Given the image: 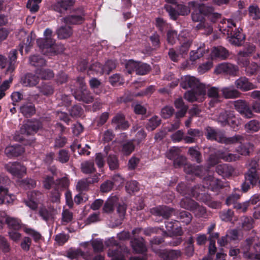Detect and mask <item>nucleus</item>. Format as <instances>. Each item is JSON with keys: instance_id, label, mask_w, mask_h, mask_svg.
I'll list each match as a JSON object with an SVG mask.
<instances>
[{"instance_id": "dca6fc26", "label": "nucleus", "mask_w": 260, "mask_h": 260, "mask_svg": "<svg viewBox=\"0 0 260 260\" xmlns=\"http://www.w3.org/2000/svg\"><path fill=\"white\" fill-rule=\"evenodd\" d=\"M155 253L164 260H177L181 255L179 250H158Z\"/></svg>"}, {"instance_id": "4be33fe9", "label": "nucleus", "mask_w": 260, "mask_h": 260, "mask_svg": "<svg viewBox=\"0 0 260 260\" xmlns=\"http://www.w3.org/2000/svg\"><path fill=\"white\" fill-rule=\"evenodd\" d=\"M167 41L168 43L173 45L176 43L177 40L181 42H183L182 38H186L189 37V32L187 30H183L181 33L178 36L176 31L174 30H170L167 32Z\"/></svg>"}, {"instance_id": "9b49d317", "label": "nucleus", "mask_w": 260, "mask_h": 260, "mask_svg": "<svg viewBox=\"0 0 260 260\" xmlns=\"http://www.w3.org/2000/svg\"><path fill=\"white\" fill-rule=\"evenodd\" d=\"M237 63L244 68L245 74L248 76L255 75L260 71V64L253 61L250 62L249 59H240L237 60Z\"/></svg>"}, {"instance_id": "338daca9", "label": "nucleus", "mask_w": 260, "mask_h": 260, "mask_svg": "<svg viewBox=\"0 0 260 260\" xmlns=\"http://www.w3.org/2000/svg\"><path fill=\"white\" fill-rule=\"evenodd\" d=\"M116 199L114 198L109 199L105 204L103 210L104 212L110 213L113 211L114 205Z\"/></svg>"}, {"instance_id": "7ed1b4c3", "label": "nucleus", "mask_w": 260, "mask_h": 260, "mask_svg": "<svg viewBox=\"0 0 260 260\" xmlns=\"http://www.w3.org/2000/svg\"><path fill=\"white\" fill-rule=\"evenodd\" d=\"M43 195L40 193L38 199L34 200V210H37L38 214L45 221L52 219L56 215V210L52 206L47 207L43 205L41 201L43 200Z\"/></svg>"}, {"instance_id": "37998d69", "label": "nucleus", "mask_w": 260, "mask_h": 260, "mask_svg": "<svg viewBox=\"0 0 260 260\" xmlns=\"http://www.w3.org/2000/svg\"><path fill=\"white\" fill-rule=\"evenodd\" d=\"M89 243V245L86 250L89 251V249L90 248V246H92L93 250L95 252H101L104 250V243L103 240L100 239H95L92 240ZM90 252H91L90 251Z\"/></svg>"}, {"instance_id": "473e14b6", "label": "nucleus", "mask_w": 260, "mask_h": 260, "mask_svg": "<svg viewBox=\"0 0 260 260\" xmlns=\"http://www.w3.org/2000/svg\"><path fill=\"white\" fill-rule=\"evenodd\" d=\"M222 95L226 99H236L240 95V92L233 86L223 87L220 89Z\"/></svg>"}, {"instance_id": "412c9836", "label": "nucleus", "mask_w": 260, "mask_h": 260, "mask_svg": "<svg viewBox=\"0 0 260 260\" xmlns=\"http://www.w3.org/2000/svg\"><path fill=\"white\" fill-rule=\"evenodd\" d=\"M206 93V90L204 88L199 89H193L186 92L184 94V98L189 102H193L196 101H202V98Z\"/></svg>"}, {"instance_id": "1a4fd4ad", "label": "nucleus", "mask_w": 260, "mask_h": 260, "mask_svg": "<svg viewBox=\"0 0 260 260\" xmlns=\"http://www.w3.org/2000/svg\"><path fill=\"white\" fill-rule=\"evenodd\" d=\"M80 245L84 248V251L81 250L80 249H71L67 252V256L71 259L77 258L79 256H81L85 260H91L92 252L86 250V248L89 245V243L84 242Z\"/></svg>"}, {"instance_id": "e2e57ef3", "label": "nucleus", "mask_w": 260, "mask_h": 260, "mask_svg": "<svg viewBox=\"0 0 260 260\" xmlns=\"http://www.w3.org/2000/svg\"><path fill=\"white\" fill-rule=\"evenodd\" d=\"M125 188L127 192L129 193H132L139 190V187L138 183L135 180L127 182L125 185Z\"/></svg>"}, {"instance_id": "a18cd8bd", "label": "nucleus", "mask_w": 260, "mask_h": 260, "mask_svg": "<svg viewBox=\"0 0 260 260\" xmlns=\"http://www.w3.org/2000/svg\"><path fill=\"white\" fill-rule=\"evenodd\" d=\"M196 202L186 196L185 198L181 200L180 206L182 208L192 211L193 208L196 207Z\"/></svg>"}, {"instance_id": "9d476101", "label": "nucleus", "mask_w": 260, "mask_h": 260, "mask_svg": "<svg viewBox=\"0 0 260 260\" xmlns=\"http://www.w3.org/2000/svg\"><path fill=\"white\" fill-rule=\"evenodd\" d=\"M235 109L244 117L250 119L254 117L252 110L248 102L244 100H238L233 102Z\"/></svg>"}, {"instance_id": "09e8293b", "label": "nucleus", "mask_w": 260, "mask_h": 260, "mask_svg": "<svg viewBox=\"0 0 260 260\" xmlns=\"http://www.w3.org/2000/svg\"><path fill=\"white\" fill-rule=\"evenodd\" d=\"M11 181L9 177L6 175H0V191L6 194L9 192L8 186L10 184Z\"/></svg>"}, {"instance_id": "4c0bfd02", "label": "nucleus", "mask_w": 260, "mask_h": 260, "mask_svg": "<svg viewBox=\"0 0 260 260\" xmlns=\"http://www.w3.org/2000/svg\"><path fill=\"white\" fill-rule=\"evenodd\" d=\"M56 34L59 39H66L72 36L73 30L72 27L70 26H61L56 30Z\"/></svg>"}, {"instance_id": "c03bdc74", "label": "nucleus", "mask_w": 260, "mask_h": 260, "mask_svg": "<svg viewBox=\"0 0 260 260\" xmlns=\"http://www.w3.org/2000/svg\"><path fill=\"white\" fill-rule=\"evenodd\" d=\"M219 157L225 161L231 162L236 161L240 158V156L237 154L226 153L222 151H218Z\"/></svg>"}, {"instance_id": "8fccbe9b", "label": "nucleus", "mask_w": 260, "mask_h": 260, "mask_svg": "<svg viewBox=\"0 0 260 260\" xmlns=\"http://www.w3.org/2000/svg\"><path fill=\"white\" fill-rule=\"evenodd\" d=\"M17 51L15 49L12 50L9 54V66L6 70L7 73H12L15 70V62L17 59Z\"/></svg>"}, {"instance_id": "b1692460", "label": "nucleus", "mask_w": 260, "mask_h": 260, "mask_svg": "<svg viewBox=\"0 0 260 260\" xmlns=\"http://www.w3.org/2000/svg\"><path fill=\"white\" fill-rule=\"evenodd\" d=\"M235 86L239 89L246 91L253 89L256 86L250 82L248 79L245 77H241L235 82Z\"/></svg>"}, {"instance_id": "39448f33", "label": "nucleus", "mask_w": 260, "mask_h": 260, "mask_svg": "<svg viewBox=\"0 0 260 260\" xmlns=\"http://www.w3.org/2000/svg\"><path fill=\"white\" fill-rule=\"evenodd\" d=\"M46 64L45 60L40 56H34V67L36 68L35 76L38 78L50 79L54 77L53 72L49 70H44L42 68Z\"/></svg>"}, {"instance_id": "13d9d810", "label": "nucleus", "mask_w": 260, "mask_h": 260, "mask_svg": "<svg viewBox=\"0 0 260 260\" xmlns=\"http://www.w3.org/2000/svg\"><path fill=\"white\" fill-rule=\"evenodd\" d=\"M160 123V119L158 116H154L151 117L147 124V128L149 131H153Z\"/></svg>"}, {"instance_id": "69168bd1", "label": "nucleus", "mask_w": 260, "mask_h": 260, "mask_svg": "<svg viewBox=\"0 0 260 260\" xmlns=\"http://www.w3.org/2000/svg\"><path fill=\"white\" fill-rule=\"evenodd\" d=\"M180 153V149L176 147L171 148L167 152L166 156L170 159L174 160L177 158Z\"/></svg>"}, {"instance_id": "de8ad7c7", "label": "nucleus", "mask_w": 260, "mask_h": 260, "mask_svg": "<svg viewBox=\"0 0 260 260\" xmlns=\"http://www.w3.org/2000/svg\"><path fill=\"white\" fill-rule=\"evenodd\" d=\"M88 73L90 74H100L102 75L104 73V69L103 66L100 63L96 62L92 63L89 68Z\"/></svg>"}, {"instance_id": "aec40b11", "label": "nucleus", "mask_w": 260, "mask_h": 260, "mask_svg": "<svg viewBox=\"0 0 260 260\" xmlns=\"http://www.w3.org/2000/svg\"><path fill=\"white\" fill-rule=\"evenodd\" d=\"M75 0H58L52 6L53 9L60 13H64L75 4Z\"/></svg>"}, {"instance_id": "bb28decb", "label": "nucleus", "mask_w": 260, "mask_h": 260, "mask_svg": "<svg viewBox=\"0 0 260 260\" xmlns=\"http://www.w3.org/2000/svg\"><path fill=\"white\" fill-rule=\"evenodd\" d=\"M256 49V46L253 44H249L246 45L243 50L238 52L237 59H249L248 57L255 52Z\"/></svg>"}, {"instance_id": "f3484780", "label": "nucleus", "mask_w": 260, "mask_h": 260, "mask_svg": "<svg viewBox=\"0 0 260 260\" xmlns=\"http://www.w3.org/2000/svg\"><path fill=\"white\" fill-rule=\"evenodd\" d=\"M238 71V67L229 63H222L216 68L215 72L217 74H226L235 75Z\"/></svg>"}, {"instance_id": "f257e3e1", "label": "nucleus", "mask_w": 260, "mask_h": 260, "mask_svg": "<svg viewBox=\"0 0 260 260\" xmlns=\"http://www.w3.org/2000/svg\"><path fill=\"white\" fill-rule=\"evenodd\" d=\"M52 34L51 29L46 28L44 32V38L37 40V45L44 54L59 53L63 51L62 45L55 44V40L52 38Z\"/></svg>"}, {"instance_id": "f03ea898", "label": "nucleus", "mask_w": 260, "mask_h": 260, "mask_svg": "<svg viewBox=\"0 0 260 260\" xmlns=\"http://www.w3.org/2000/svg\"><path fill=\"white\" fill-rule=\"evenodd\" d=\"M106 246L109 247L108 255L111 260H125V256L129 250L124 245H119L113 238H111L105 242ZM129 260H146L144 257H133Z\"/></svg>"}, {"instance_id": "6ab92c4d", "label": "nucleus", "mask_w": 260, "mask_h": 260, "mask_svg": "<svg viewBox=\"0 0 260 260\" xmlns=\"http://www.w3.org/2000/svg\"><path fill=\"white\" fill-rule=\"evenodd\" d=\"M177 221H167L165 223L166 232L165 233L168 236H181L183 234L182 228L177 224Z\"/></svg>"}, {"instance_id": "20e7f679", "label": "nucleus", "mask_w": 260, "mask_h": 260, "mask_svg": "<svg viewBox=\"0 0 260 260\" xmlns=\"http://www.w3.org/2000/svg\"><path fill=\"white\" fill-rule=\"evenodd\" d=\"M185 157L179 155L174 159V165L177 168L184 165V170L187 174H191L197 176H203L207 171L203 166H194L189 164H185Z\"/></svg>"}, {"instance_id": "774afa93", "label": "nucleus", "mask_w": 260, "mask_h": 260, "mask_svg": "<svg viewBox=\"0 0 260 260\" xmlns=\"http://www.w3.org/2000/svg\"><path fill=\"white\" fill-rule=\"evenodd\" d=\"M150 70V68L148 64L139 62L137 69L136 74L140 75H144L148 73Z\"/></svg>"}, {"instance_id": "a878e982", "label": "nucleus", "mask_w": 260, "mask_h": 260, "mask_svg": "<svg viewBox=\"0 0 260 260\" xmlns=\"http://www.w3.org/2000/svg\"><path fill=\"white\" fill-rule=\"evenodd\" d=\"M220 90L217 87H209L207 90L208 96L211 99L210 102V105L213 106L215 103H219L221 101V96L219 93Z\"/></svg>"}, {"instance_id": "a211bd4d", "label": "nucleus", "mask_w": 260, "mask_h": 260, "mask_svg": "<svg viewBox=\"0 0 260 260\" xmlns=\"http://www.w3.org/2000/svg\"><path fill=\"white\" fill-rule=\"evenodd\" d=\"M203 187L210 189L215 191L221 188L222 184L221 181L212 176H208L203 179Z\"/></svg>"}, {"instance_id": "bf43d9fd", "label": "nucleus", "mask_w": 260, "mask_h": 260, "mask_svg": "<svg viewBox=\"0 0 260 260\" xmlns=\"http://www.w3.org/2000/svg\"><path fill=\"white\" fill-rule=\"evenodd\" d=\"M239 124L240 122L238 119L235 117L234 112L233 111H229V119L227 125H229L232 127L235 128L238 127Z\"/></svg>"}, {"instance_id": "052dcab7", "label": "nucleus", "mask_w": 260, "mask_h": 260, "mask_svg": "<svg viewBox=\"0 0 260 260\" xmlns=\"http://www.w3.org/2000/svg\"><path fill=\"white\" fill-rule=\"evenodd\" d=\"M61 215V223L62 224H66L70 222L73 219V213L68 209L63 210Z\"/></svg>"}, {"instance_id": "0e129e2a", "label": "nucleus", "mask_w": 260, "mask_h": 260, "mask_svg": "<svg viewBox=\"0 0 260 260\" xmlns=\"http://www.w3.org/2000/svg\"><path fill=\"white\" fill-rule=\"evenodd\" d=\"M191 214L185 211H182L180 212L178 218L181 221V222L184 223L186 224H189L192 220Z\"/></svg>"}, {"instance_id": "6e6552de", "label": "nucleus", "mask_w": 260, "mask_h": 260, "mask_svg": "<svg viewBox=\"0 0 260 260\" xmlns=\"http://www.w3.org/2000/svg\"><path fill=\"white\" fill-rule=\"evenodd\" d=\"M5 169L14 177L22 178L26 173V168L20 162H10L4 165Z\"/></svg>"}, {"instance_id": "cd10ccee", "label": "nucleus", "mask_w": 260, "mask_h": 260, "mask_svg": "<svg viewBox=\"0 0 260 260\" xmlns=\"http://www.w3.org/2000/svg\"><path fill=\"white\" fill-rule=\"evenodd\" d=\"M131 246L136 253H143L147 251V247L143 238H135L131 241Z\"/></svg>"}, {"instance_id": "c9c22d12", "label": "nucleus", "mask_w": 260, "mask_h": 260, "mask_svg": "<svg viewBox=\"0 0 260 260\" xmlns=\"http://www.w3.org/2000/svg\"><path fill=\"white\" fill-rule=\"evenodd\" d=\"M174 105L176 108L179 110L176 113V117L177 118L184 117L187 112L188 107L184 105L182 98L176 99L174 102Z\"/></svg>"}, {"instance_id": "4d7b16f0", "label": "nucleus", "mask_w": 260, "mask_h": 260, "mask_svg": "<svg viewBox=\"0 0 260 260\" xmlns=\"http://www.w3.org/2000/svg\"><path fill=\"white\" fill-rule=\"evenodd\" d=\"M248 12L249 16L253 20L260 19V9L256 5H252L249 7Z\"/></svg>"}, {"instance_id": "72a5a7b5", "label": "nucleus", "mask_w": 260, "mask_h": 260, "mask_svg": "<svg viewBox=\"0 0 260 260\" xmlns=\"http://www.w3.org/2000/svg\"><path fill=\"white\" fill-rule=\"evenodd\" d=\"M61 20L67 24H80L85 20L84 14L70 15L62 18Z\"/></svg>"}, {"instance_id": "58836bf2", "label": "nucleus", "mask_w": 260, "mask_h": 260, "mask_svg": "<svg viewBox=\"0 0 260 260\" xmlns=\"http://www.w3.org/2000/svg\"><path fill=\"white\" fill-rule=\"evenodd\" d=\"M206 137L207 139L212 140L216 141L219 142L221 141V138L222 135V133L219 131H216L215 129L211 127H207L206 129Z\"/></svg>"}, {"instance_id": "6e6d98bb", "label": "nucleus", "mask_w": 260, "mask_h": 260, "mask_svg": "<svg viewBox=\"0 0 260 260\" xmlns=\"http://www.w3.org/2000/svg\"><path fill=\"white\" fill-rule=\"evenodd\" d=\"M196 189L197 187L191 190L189 189L184 183H180L177 187L178 192L183 196L188 195L189 197H192V192H194Z\"/></svg>"}, {"instance_id": "c85d7f7f", "label": "nucleus", "mask_w": 260, "mask_h": 260, "mask_svg": "<svg viewBox=\"0 0 260 260\" xmlns=\"http://www.w3.org/2000/svg\"><path fill=\"white\" fill-rule=\"evenodd\" d=\"M112 122L116 128L125 129L129 127L128 123L125 120L124 116L121 113L117 114L112 119Z\"/></svg>"}, {"instance_id": "4468645a", "label": "nucleus", "mask_w": 260, "mask_h": 260, "mask_svg": "<svg viewBox=\"0 0 260 260\" xmlns=\"http://www.w3.org/2000/svg\"><path fill=\"white\" fill-rule=\"evenodd\" d=\"M81 84L82 85L81 89L76 90L74 93L75 98L79 101H83L86 103L92 102L93 100V97L90 92L84 87L85 83H83V81H81Z\"/></svg>"}, {"instance_id": "2f4dec72", "label": "nucleus", "mask_w": 260, "mask_h": 260, "mask_svg": "<svg viewBox=\"0 0 260 260\" xmlns=\"http://www.w3.org/2000/svg\"><path fill=\"white\" fill-rule=\"evenodd\" d=\"M229 55V51L225 48L221 46L214 47L211 53L212 59L219 58L220 59H225Z\"/></svg>"}, {"instance_id": "ddd939ff", "label": "nucleus", "mask_w": 260, "mask_h": 260, "mask_svg": "<svg viewBox=\"0 0 260 260\" xmlns=\"http://www.w3.org/2000/svg\"><path fill=\"white\" fill-rule=\"evenodd\" d=\"M150 212L152 214L162 216L164 218H168L176 213L175 209L166 206H159L153 208L151 209Z\"/></svg>"}, {"instance_id": "5fc2aeb1", "label": "nucleus", "mask_w": 260, "mask_h": 260, "mask_svg": "<svg viewBox=\"0 0 260 260\" xmlns=\"http://www.w3.org/2000/svg\"><path fill=\"white\" fill-rule=\"evenodd\" d=\"M107 161L110 170H116L119 168L118 159L115 155L109 154L107 157Z\"/></svg>"}, {"instance_id": "f8f14e48", "label": "nucleus", "mask_w": 260, "mask_h": 260, "mask_svg": "<svg viewBox=\"0 0 260 260\" xmlns=\"http://www.w3.org/2000/svg\"><path fill=\"white\" fill-rule=\"evenodd\" d=\"M259 179L258 172L247 170L245 174V182L243 183L242 187L244 191H246L250 185L256 184Z\"/></svg>"}, {"instance_id": "680f3d73", "label": "nucleus", "mask_w": 260, "mask_h": 260, "mask_svg": "<svg viewBox=\"0 0 260 260\" xmlns=\"http://www.w3.org/2000/svg\"><path fill=\"white\" fill-rule=\"evenodd\" d=\"M229 111H222L221 112L217 118V121L222 126H225L228 123Z\"/></svg>"}, {"instance_id": "3c124183", "label": "nucleus", "mask_w": 260, "mask_h": 260, "mask_svg": "<svg viewBox=\"0 0 260 260\" xmlns=\"http://www.w3.org/2000/svg\"><path fill=\"white\" fill-rule=\"evenodd\" d=\"M82 172L85 174L92 173L95 171L94 163L92 161H85L81 164Z\"/></svg>"}, {"instance_id": "423d86ee", "label": "nucleus", "mask_w": 260, "mask_h": 260, "mask_svg": "<svg viewBox=\"0 0 260 260\" xmlns=\"http://www.w3.org/2000/svg\"><path fill=\"white\" fill-rule=\"evenodd\" d=\"M188 6L192 10L191 19L194 22H202L204 16L208 14L207 7L204 4L192 1L188 3Z\"/></svg>"}, {"instance_id": "ea45409f", "label": "nucleus", "mask_w": 260, "mask_h": 260, "mask_svg": "<svg viewBox=\"0 0 260 260\" xmlns=\"http://www.w3.org/2000/svg\"><path fill=\"white\" fill-rule=\"evenodd\" d=\"M243 138L240 135H235L231 137H226L223 134H222L221 138V141L219 143H223L226 145L235 144L238 143H241L243 140Z\"/></svg>"}, {"instance_id": "c756f323", "label": "nucleus", "mask_w": 260, "mask_h": 260, "mask_svg": "<svg viewBox=\"0 0 260 260\" xmlns=\"http://www.w3.org/2000/svg\"><path fill=\"white\" fill-rule=\"evenodd\" d=\"M208 51V50L206 48L205 44L201 43L200 46L198 47L197 50L190 51L189 60L192 62H194L197 59L202 57Z\"/></svg>"}, {"instance_id": "e433bc0d", "label": "nucleus", "mask_w": 260, "mask_h": 260, "mask_svg": "<svg viewBox=\"0 0 260 260\" xmlns=\"http://www.w3.org/2000/svg\"><path fill=\"white\" fill-rule=\"evenodd\" d=\"M32 97L29 96L27 101L20 107L21 112L26 117H30L32 112Z\"/></svg>"}, {"instance_id": "393cba45", "label": "nucleus", "mask_w": 260, "mask_h": 260, "mask_svg": "<svg viewBox=\"0 0 260 260\" xmlns=\"http://www.w3.org/2000/svg\"><path fill=\"white\" fill-rule=\"evenodd\" d=\"M242 29L237 27L233 29H228V34L231 36L230 41L236 45H239L241 42L244 39V36L241 32Z\"/></svg>"}, {"instance_id": "79ce46f5", "label": "nucleus", "mask_w": 260, "mask_h": 260, "mask_svg": "<svg viewBox=\"0 0 260 260\" xmlns=\"http://www.w3.org/2000/svg\"><path fill=\"white\" fill-rule=\"evenodd\" d=\"M188 153L192 159L195 160L198 163H201L202 161V154L198 146L189 147Z\"/></svg>"}, {"instance_id": "a19ab883", "label": "nucleus", "mask_w": 260, "mask_h": 260, "mask_svg": "<svg viewBox=\"0 0 260 260\" xmlns=\"http://www.w3.org/2000/svg\"><path fill=\"white\" fill-rule=\"evenodd\" d=\"M20 132L23 136V139L31 136L32 133V122L30 120L25 121L21 127Z\"/></svg>"}, {"instance_id": "864d4df0", "label": "nucleus", "mask_w": 260, "mask_h": 260, "mask_svg": "<svg viewBox=\"0 0 260 260\" xmlns=\"http://www.w3.org/2000/svg\"><path fill=\"white\" fill-rule=\"evenodd\" d=\"M185 40H183L184 41L182 43L180 47L178 49L179 53L180 55L183 56L184 54H186L192 43V41L190 38V35H189V37H187L185 38Z\"/></svg>"}, {"instance_id": "2eb2a0df", "label": "nucleus", "mask_w": 260, "mask_h": 260, "mask_svg": "<svg viewBox=\"0 0 260 260\" xmlns=\"http://www.w3.org/2000/svg\"><path fill=\"white\" fill-rule=\"evenodd\" d=\"M180 85L184 89H186L188 87L193 89L204 88V86L200 83L198 79L193 76H185L182 77Z\"/></svg>"}, {"instance_id": "49530a36", "label": "nucleus", "mask_w": 260, "mask_h": 260, "mask_svg": "<svg viewBox=\"0 0 260 260\" xmlns=\"http://www.w3.org/2000/svg\"><path fill=\"white\" fill-rule=\"evenodd\" d=\"M246 131L248 133H253L260 129V122L256 120H251L244 125Z\"/></svg>"}, {"instance_id": "0eeeda50", "label": "nucleus", "mask_w": 260, "mask_h": 260, "mask_svg": "<svg viewBox=\"0 0 260 260\" xmlns=\"http://www.w3.org/2000/svg\"><path fill=\"white\" fill-rule=\"evenodd\" d=\"M165 9L173 20H176L179 15H187L190 12V8L189 6L188 7L182 4H178L176 7L167 4L165 6Z\"/></svg>"}, {"instance_id": "f704fd0d", "label": "nucleus", "mask_w": 260, "mask_h": 260, "mask_svg": "<svg viewBox=\"0 0 260 260\" xmlns=\"http://www.w3.org/2000/svg\"><path fill=\"white\" fill-rule=\"evenodd\" d=\"M5 219V222L10 229H13L14 230H19L21 228L23 227L20 219L17 218L11 217L6 214Z\"/></svg>"}, {"instance_id": "5701e85b", "label": "nucleus", "mask_w": 260, "mask_h": 260, "mask_svg": "<svg viewBox=\"0 0 260 260\" xmlns=\"http://www.w3.org/2000/svg\"><path fill=\"white\" fill-rule=\"evenodd\" d=\"M24 152L23 147L20 145H9L4 150L5 154L9 158L18 157Z\"/></svg>"}, {"instance_id": "7c9ffc66", "label": "nucleus", "mask_w": 260, "mask_h": 260, "mask_svg": "<svg viewBox=\"0 0 260 260\" xmlns=\"http://www.w3.org/2000/svg\"><path fill=\"white\" fill-rule=\"evenodd\" d=\"M234 171L233 167L228 164L219 165L216 167V172L224 178L231 176Z\"/></svg>"}, {"instance_id": "603ef678", "label": "nucleus", "mask_w": 260, "mask_h": 260, "mask_svg": "<svg viewBox=\"0 0 260 260\" xmlns=\"http://www.w3.org/2000/svg\"><path fill=\"white\" fill-rule=\"evenodd\" d=\"M121 152L122 154L129 155L135 149V145L133 141H129L124 142L121 145Z\"/></svg>"}]
</instances>
